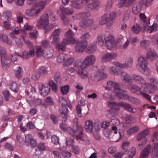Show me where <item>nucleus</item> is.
Returning a JSON list of instances; mask_svg holds the SVG:
<instances>
[{
  "instance_id": "cd10ccee",
  "label": "nucleus",
  "mask_w": 158,
  "mask_h": 158,
  "mask_svg": "<svg viewBox=\"0 0 158 158\" xmlns=\"http://www.w3.org/2000/svg\"><path fill=\"white\" fill-rule=\"evenodd\" d=\"M135 0H118V5L119 6L122 7L124 6L126 7L130 6Z\"/></svg>"
},
{
  "instance_id": "09e8293b",
  "label": "nucleus",
  "mask_w": 158,
  "mask_h": 158,
  "mask_svg": "<svg viewBox=\"0 0 158 158\" xmlns=\"http://www.w3.org/2000/svg\"><path fill=\"white\" fill-rule=\"evenodd\" d=\"M141 9V6L140 4L135 5L132 8V12L134 14H138L140 11Z\"/></svg>"
},
{
  "instance_id": "c85d7f7f",
  "label": "nucleus",
  "mask_w": 158,
  "mask_h": 158,
  "mask_svg": "<svg viewBox=\"0 0 158 158\" xmlns=\"http://www.w3.org/2000/svg\"><path fill=\"white\" fill-rule=\"evenodd\" d=\"M61 108V116L62 118V120L65 122L66 121L67 118V115L69 113L68 110L67 106H63Z\"/></svg>"
},
{
  "instance_id": "6ab92c4d",
  "label": "nucleus",
  "mask_w": 158,
  "mask_h": 158,
  "mask_svg": "<svg viewBox=\"0 0 158 158\" xmlns=\"http://www.w3.org/2000/svg\"><path fill=\"white\" fill-rule=\"evenodd\" d=\"M123 95L124 96H123V97L122 98H124L126 100H128L129 101L131 102L135 105H138L139 104L140 102L139 100L137 98L129 97L126 91H124Z\"/></svg>"
},
{
  "instance_id": "20e7f679",
  "label": "nucleus",
  "mask_w": 158,
  "mask_h": 158,
  "mask_svg": "<svg viewBox=\"0 0 158 158\" xmlns=\"http://www.w3.org/2000/svg\"><path fill=\"white\" fill-rule=\"evenodd\" d=\"M96 57L94 55H91L86 57L82 62L77 60L75 63L77 67L82 68H85L87 66L94 64L95 61Z\"/></svg>"
},
{
  "instance_id": "4be33fe9",
  "label": "nucleus",
  "mask_w": 158,
  "mask_h": 158,
  "mask_svg": "<svg viewBox=\"0 0 158 158\" xmlns=\"http://www.w3.org/2000/svg\"><path fill=\"white\" fill-rule=\"evenodd\" d=\"M147 58L151 61H154L158 59V54L156 52L152 50L148 51L146 53Z\"/></svg>"
},
{
  "instance_id": "052dcab7",
  "label": "nucleus",
  "mask_w": 158,
  "mask_h": 158,
  "mask_svg": "<svg viewBox=\"0 0 158 158\" xmlns=\"http://www.w3.org/2000/svg\"><path fill=\"white\" fill-rule=\"evenodd\" d=\"M69 87L68 85H65L61 87L60 91L63 94H66L69 92Z\"/></svg>"
},
{
  "instance_id": "aec40b11",
  "label": "nucleus",
  "mask_w": 158,
  "mask_h": 158,
  "mask_svg": "<svg viewBox=\"0 0 158 158\" xmlns=\"http://www.w3.org/2000/svg\"><path fill=\"white\" fill-rule=\"evenodd\" d=\"M39 89L42 91L41 94L43 96L47 95L50 91V88L47 84H42L39 87Z\"/></svg>"
},
{
  "instance_id": "9b49d317",
  "label": "nucleus",
  "mask_w": 158,
  "mask_h": 158,
  "mask_svg": "<svg viewBox=\"0 0 158 158\" xmlns=\"http://www.w3.org/2000/svg\"><path fill=\"white\" fill-rule=\"evenodd\" d=\"M24 142L25 145H31L32 147H35L36 145V142L32 137L31 135L27 134L24 138Z\"/></svg>"
},
{
  "instance_id": "f704fd0d",
  "label": "nucleus",
  "mask_w": 158,
  "mask_h": 158,
  "mask_svg": "<svg viewBox=\"0 0 158 158\" xmlns=\"http://www.w3.org/2000/svg\"><path fill=\"white\" fill-rule=\"evenodd\" d=\"M13 73L16 77H21L23 75L22 68L20 66H18L15 69H14Z\"/></svg>"
},
{
  "instance_id": "3c124183",
  "label": "nucleus",
  "mask_w": 158,
  "mask_h": 158,
  "mask_svg": "<svg viewBox=\"0 0 158 158\" xmlns=\"http://www.w3.org/2000/svg\"><path fill=\"white\" fill-rule=\"evenodd\" d=\"M108 72L110 73L115 75H118V72L116 67L111 66L108 69Z\"/></svg>"
},
{
  "instance_id": "ddd939ff",
  "label": "nucleus",
  "mask_w": 158,
  "mask_h": 158,
  "mask_svg": "<svg viewBox=\"0 0 158 158\" xmlns=\"http://www.w3.org/2000/svg\"><path fill=\"white\" fill-rule=\"evenodd\" d=\"M103 70V69L102 70L99 69L97 71L94 73L93 79L94 81H98L103 78H105L107 77V75L102 72Z\"/></svg>"
},
{
  "instance_id": "f03ea898",
  "label": "nucleus",
  "mask_w": 158,
  "mask_h": 158,
  "mask_svg": "<svg viewBox=\"0 0 158 158\" xmlns=\"http://www.w3.org/2000/svg\"><path fill=\"white\" fill-rule=\"evenodd\" d=\"M147 65V60L146 57L143 55L138 57L137 68L143 74L146 75H149L151 73V71Z\"/></svg>"
},
{
  "instance_id": "c9c22d12",
  "label": "nucleus",
  "mask_w": 158,
  "mask_h": 158,
  "mask_svg": "<svg viewBox=\"0 0 158 158\" xmlns=\"http://www.w3.org/2000/svg\"><path fill=\"white\" fill-rule=\"evenodd\" d=\"M67 58V55L64 53L60 54L57 57V61L59 63L64 62Z\"/></svg>"
},
{
  "instance_id": "de8ad7c7",
  "label": "nucleus",
  "mask_w": 158,
  "mask_h": 158,
  "mask_svg": "<svg viewBox=\"0 0 158 158\" xmlns=\"http://www.w3.org/2000/svg\"><path fill=\"white\" fill-rule=\"evenodd\" d=\"M29 37L32 39H36L38 37V34L35 29L30 30L29 32Z\"/></svg>"
},
{
  "instance_id": "c756f323",
  "label": "nucleus",
  "mask_w": 158,
  "mask_h": 158,
  "mask_svg": "<svg viewBox=\"0 0 158 158\" xmlns=\"http://www.w3.org/2000/svg\"><path fill=\"white\" fill-rule=\"evenodd\" d=\"M0 41L8 44H11L12 41L9 39L8 36L5 34L0 33Z\"/></svg>"
},
{
  "instance_id": "a18cd8bd",
  "label": "nucleus",
  "mask_w": 158,
  "mask_h": 158,
  "mask_svg": "<svg viewBox=\"0 0 158 158\" xmlns=\"http://www.w3.org/2000/svg\"><path fill=\"white\" fill-rule=\"evenodd\" d=\"M40 46L44 50L51 48L49 42L46 40H44L42 41L41 45Z\"/></svg>"
},
{
  "instance_id": "79ce46f5",
  "label": "nucleus",
  "mask_w": 158,
  "mask_h": 158,
  "mask_svg": "<svg viewBox=\"0 0 158 158\" xmlns=\"http://www.w3.org/2000/svg\"><path fill=\"white\" fill-rule=\"evenodd\" d=\"M10 36L13 39H15V41L17 46L19 47H20L22 45V43L21 42V40L19 38H16L13 32H10L9 34Z\"/></svg>"
},
{
  "instance_id": "338daca9",
  "label": "nucleus",
  "mask_w": 158,
  "mask_h": 158,
  "mask_svg": "<svg viewBox=\"0 0 158 158\" xmlns=\"http://www.w3.org/2000/svg\"><path fill=\"white\" fill-rule=\"evenodd\" d=\"M76 110L77 116L80 118L83 117V114L81 112V108L79 105H77L76 107Z\"/></svg>"
},
{
  "instance_id": "e2e57ef3",
  "label": "nucleus",
  "mask_w": 158,
  "mask_h": 158,
  "mask_svg": "<svg viewBox=\"0 0 158 158\" xmlns=\"http://www.w3.org/2000/svg\"><path fill=\"white\" fill-rule=\"evenodd\" d=\"M10 88L13 91L16 92L18 90V87L16 83L12 82L10 84Z\"/></svg>"
},
{
  "instance_id": "37998d69",
  "label": "nucleus",
  "mask_w": 158,
  "mask_h": 158,
  "mask_svg": "<svg viewBox=\"0 0 158 158\" xmlns=\"http://www.w3.org/2000/svg\"><path fill=\"white\" fill-rule=\"evenodd\" d=\"M140 45L141 47L143 48L147 49L148 50L150 49V48L149 47L150 45V43L148 40H143L141 41Z\"/></svg>"
},
{
  "instance_id": "4c0bfd02",
  "label": "nucleus",
  "mask_w": 158,
  "mask_h": 158,
  "mask_svg": "<svg viewBox=\"0 0 158 158\" xmlns=\"http://www.w3.org/2000/svg\"><path fill=\"white\" fill-rule=\"evenodd\" d=\"M44 58L48 59L51 58L53 55V50L52 48L45 50Z\"/></svg>"
},
{
  "instance_id": "72a5a7b5",
  "label": "nucleus",
  "mask_w": 158,
  "mask_h": 158,
  "mask_svg": "<svg viewBox=\"0 0 158 158\" xmlns=\"http://www.w3.org/2000/svg\"><path fill=\"white\" fill-rule=\"evenodd\" d=\"M2 65L4 69H6L9 68L10 66V61L7 57L1 59Z\"/></svg>"
},
{
  "instance_id": "f8f14e48",
  "label": "nucleus",
  "mask_w": 158,
  "mask_h": 158,
  "mask_svg": "<svg viewBox=\"0 0 158 158\" xmlns=\"http://www.w3.org/2000/svg\"><path fill=\"white\" fill-rule=\"evenodd\" d=\"M49 24V19L48 15L46 14L41 16L38 20V26L40 28H41L42 26L47 25Z\"/></svg>"
},
{
  "instance_id": "dca6fc26",
  "label": "nucleus",
  "mask_w": 158,
  "mask_h": 158,
  "mask_svg": "<svg viewBox=\"0 0 158 158\" xmlns=\"http://www.w3.org/2000/svg\"><path fill=\"white\" fill-rule=\"evenodd\" d=\"M117 56L116 53L114 52L106 53L102 56V62H107L114 60Z\"/></svg>"
},
{
  "instance_id": "0e129e2a",
  "label": "nucleus",
  "mask_w": 158,
  "mask_h": 158,
  "mask_svg": "<svg viewBox=\"0 0 158 158\" xmlns=\"http://www.w3.org/2000/svg\"><path fill=\"white\" fill-rule=\"evenodd\" d=\"M55 27L54 25H50L47 24V25L44 26H42L41 27L43 28L45 32H47L50 31L52 29Z\"/></svg>"
},
{
  "instance_id": "a878e982",
  "label": "nucleus",
  "mask_w": 158,
  "mask_h": 158,
  "mask_svg": "<svg viewBox=\"0 0 158 158\" xmlns=\"http://www.w3.org/2000/svg\"><path fill=\"white\" fill-rule=\"evenodd\" d=\"M84 127L87 132H92L94 127V124L93 122L91 120H88L86 121L85 123Z\"/></svg>"
},
{
  "instance_id": "4d7b16f0",
  "label": "nucleus",
  "mask_w": 158,
  "mask_h": 158,
  "mask_svg": "<svg viewBox=\"0 0 158 158\" xmlns=\"http://www.w3.org/2000/svg\"><path fill=\"white\" fill-rule=\"evenodd\" d=\"M157 30L158 28L154 23L152 26H149L147 28V31L149 33H152Z\"/></svg>"
},
{
  "instance_id": "473e14b6",
  "label": "nucleus",
  "mask_w": 158,
  "mask_h": 158,
  "mask_svg": "<svg viewBox=\"0 0 158 158\" xmlns=\"http://www.w3.org/2000/svg\"><path fill=\"white\" fill-rule=\"evenodd\" d=\"M152 154L153 157L158 156V142L154 143L152 149Z\"/></svg>"
},
{
  "instance_id": "b1692460",
  "label": "nucleus",
  "mask_w": 158,
  "mask_h": 158,
  "mask_svg": "<svg viewBox=\"0 0 158 158\" xmlns=\"http://www.w3.org/2000/svg\"><path fill=\"white\" fill-rule=\"evenodd\" d=\"M35 55L36 56L39 58L42 57L44 58L45 50L41 48L40 46L35 47Z\"/></svg>"
},
{
  "instance_id": "603ef678",
  "label": "nucleus",
  "mask_w": 158,
  "mask_h": 158,
  "mask_svg": "<svg viewBox=\"0 0 158 158\" xmlns=\"http://www.w3.org/2000/svg\"><path fill=\"white\" fill-rule=\"evenodd\" d=\"M136 149L135 147H132L129 151L127 150V153L126 154H128V157L130 158H132L136 153Z\"/></svg>"
},
{
  "instance_id": "774afa93",
  "label": "nucleus",
  "mask_w": 158,
  "mask_h": 158,
  "mask_svg": "<svg viewBox=\"0 0 158 158\" xmlns=\"http://www.w3.org/2000/svg\"><path fill=\"white\" fill-rule=\"evenodd\" d=\"M32 104L35 106L40 105L42 103V100L40 98H37L32 101Z\"/></svg>"
},
{
  "instance_id": "13d9d810",
  "label": "nucleus",
  "mask_w": 158,
  "mask_h": 158,
  "mask_svg": "<svg viewBox=\"0 0 158 158\" xmlns=\"http://www.w3.org/2000/svg\"><path fill=\"white\" fill-rule=\"evenodd\" d=\"M0 55L1 59L7 57L5 49L3 47L1 46H0Z\"/></svg>"
},
{
  "instance_id": "a211bd4d",
  "label": "nucleus",
  "mask_w": 158,
  "mask_h": 158,
  "mask_svg": "<svg viewBox=\"0 0 158 158\" xmlns=\"http://www.w3.org/2000/svg\"><path fill=\"white\" fill-rule=\"evenodd\" d=\"M60 128L63 131H67L71 136H74L76 133V131L68 127L66 124L61 123L59 125Z\"/></svg>"
},
{
  "instance_id": "412c9836",
  "label": "nucleus",
  "mask_w": 158,
  "mask_h": 158,
  "mask_svg": "<svg viewBox=\"0 0 158 158\" xmlns=\"http://www.w3.org/2000/svg\"><path fill=\"white\" fill-rule=\"evenodd\" d=\"M132 80H133L136 83L139 84H143V85L145 83L144 79L141 76L133 74L131 75Z\"/></svg>"
},
{
  "instance_id": "49530a36",
  "label": "nucleus",
  "mask_w": 158,
  "mask_h": 158,
  "mask_svg": "<svg viewBox=\"0 0 158 158\" xmlns=\"http://www.w3.org/2000/svg\"><path fill=\"white\" fill-rule=\"evenodd\" d=\"M75 61V59L73 57H70L68 58L67 56V58L65 60L64 63L63 65L64 66H68L72 64Z\"/></svg>"
},
{
  "instance_id": "5701e85b",
  "label": "nucleus",
  "mask_w": 158,
  "mask_h": 158,
  "mask_svg": "<svg viewBox=\"0 0 158 158\" xmlns=\"http://www.w3.org/2000/svg\"><path fill=\"white\" fill-rule=\"evenodd\" d=\"M99 2L97 1L93 3L89 4L86 6L85 9L86 10L90 11L91 10H96L98 9Z\"/></svg>"
},
{
  "instance_id": "1a4fd4ad",
  "label": "nucleus",
  "mask_w": 158,
  "mask_h": 158,
  "mask_svg": "<svg viewBox=\"0 0 158 158\" xmlns=\"http://www.w3.org/2000/svg\"><path fill=\"white\" fill-rule=\"evenodd\" d=\"M74 33L71 30H69L65 34V38L63 40V42L65 44H74L76 42L74 37Z\"/></svg>"
},
{
  "instance_id": "393cba45",
  "label": "nucleus",
  "mask_w": 158,
  "mask_h": 158,
  "mask_svg": "<svg viewBox=\"0 0 158 158\" xmlns=\"http://www.w3.org/2000/svg\"><path fill=\"white\" fill-rule=\"evenodd\" d=\"M151 149L150 145H148L141 153L140 158H147Z\"/></svg>"
},
{
  "instance_id": "f3484780",
  "label": "nucleus",
  "mask_w": 158,
  "mask_h": 158,
  "mask_svg": "<svg viewBox=\"0 0 158 158\" xmlns=\"http://www.w3.org/2000/svg\"><path fill=\"white\" fill-rule=\"evenodd\" d=\"M141 87L143 88V90L144 92L149 94H152L155 91L154 85H152L151 83L145 82L144 85L141 86Z\"/></svg>"
},
{
  "instance_id": "2f4dec72",
  "label": "nucleus",
  "mask_w": 158,
  "mask_h": 158,
  "mask_svg": "<svg viewBox=\"0 0 158 158\" xmlns=\"http://www.w3.org/2000/svg\"><path fill=\"white\" fill-rule=\"evenodd\" d=\"M94 22L93 19H88L81 21L79 23V25L81 27H87L91 25Z\"/></svg>"
},
{
  "instance_id": "9d476101",
  "label": "nucleus",
  "mask_w": 158,
  "mask_h": 158,
  "mask_svg": "<svg viewBox=\"0 0 158 158\" xmlns=\"http://www.w3.org/2000/svg\"><path fill=\"white\" fill-rule=\"evenodd\" d=\"M88 46L86 40H82L77 42L75 46V51L78 53L83 52Z\"/></svg>"
},
{
  "instance_id": "e433bc0d",
  "label": "nucleus",
  "mask_w": 158,
  "mask_h": 158,
  "mask_svg": "<svg viewBox=\"0 0 158 158\" xmlns=\"http://www.w3.org/2000/svg\"><path fill=\"white\" fill-rule=\"evenodd\" d=\"M11 18H8L7 20L4 21L3 22V27L4 29L6 30H10L12 27L10 21Z\"/></svg>"
},
{
  "instance_id": "7c9ffc66",
  "label": "nucleus",
  "mask_w": 158,
  "mask_h": 158,
  "mask_svg": "<svg viewBox=\"0 0 158 158\" xmlns=\"http://www.w3.org/2000/svg\"><path fill=\"white\" fill-rule=\"evenodd\" d=\"M81 68V69H80L77 71V73L81 78L86 79L88 77V73L85 70L83 69V68Z\"/></svg>"
},
{
  "instance_id": "bb28decb",
  "label": "nucleus",
  "mask_w": 158,
  "mask_h": 158,
  "mask_svg": "<svg viewBox=\"0 0 158 158\" xmlns=\"http://www.w3.org/2000/svg\"><path fill=\"white\" fill-rule=\"evenodd\" d=\"M121 78L123 82L129 83L132 80L131 77L130 75L126 72H122L121 74Z\"/></svg>"
},
{
  "instance_id": "a19ab883",
  "label": "nucleus",
  "mask_w": 158,
  "mask_h": 158,
  "mask_svg": "<svg viewBox=\"0 0 158 158\" xmlns=\"http://www.w3.org/2000/svg\"><path fill=\"white\" fill-rule=\"evenodd\" d=\"M96 50L97 46L94 43L90 44L87 48V51L90 53H94Z\"/></svg>"
},
{
  "instance_id": "864d4df0",
  "label": "nucleus",
  "mask_w": 158,
  "mask_h": 158,
  "mask_svg": "<svg viewBox=\"0 0 158 158\" xmlns=\"http://www.w3.org/2000/svg\"><path fill=\"white\" fill-rule=\"evenodd\" d=\"M129 145L130 143L128 142H125L122 144V151L125 154H126L127 153L128 150L127 148L129 147Z\"/></svg>"
},
{
  "instance_id": "c03bdc74",
  "label": "nucleus",
  "mask_w": 158,
  "mask_h": 158,
  "mask_svg": "<svg viewBox=\"0 0 158 158\" xmlns=\"http://www.w3.org/2000/svg\"><path fill=\"white\" fill-rule=\"evenodd\" d=\"M129 88L132 92L138 95H140L141 92V88L135 85H133L131 87H129Z\"/></svg>"
},
{
  "instance_id": "6e6d98bb",
  "label": "nucleus",
  "mask_w": 158,
  "mask_h": 158,
  "mask_svg": "<svg viewBox=\"0 0 158 158\" xmlns=\"http://www.w3.org/2000/svg\"><path fill=\"white\" fill-rule=\"evenodd\" d=\"M40 75L38 71H33L32 73L31 78L34 81L38 80L40 77Z\"/></svg>"
},
{
  "instance_id": "f257e3e1",
  "label": "nucleus",
  "mask_w": 158,
  "mask_h": 158,
  "mask_svg": "<svg viewBox=\"0 0 158 158\" xmlns=\"http://www.w3.org/2000/svg\"><path fill=\"white\" fill-rule=\"evenodd\" d=\"M97 41L100 46H102L104 44L105 41V46L109 50H113L115 45L114 37L112 35L107 33L99 35L98 36Z\"/></svg>"
},
{
  "instance_id": "7ed1b4c3",
  "label": "nucleus",
  "mask_w": 158,
  "mask_h": 158,
  "mask_svg": "<svg viewBox=\"0 0 158 158\" xmlns=\"http://www.w3.org/2000/svg\"><path fill=\"white\" fill-rule=\"evenodd\" d=\"M107 105L110 109L114 110H118L119 106H120L124 107L125 110L130 112L134 113L136 112L135 108H132L131 105L126 103L121 102L118 104L113 102H108Z\"/></svg>"
},
{
  "instance_id": "4468645a",
  "label": "nucleus",
  "mask_w": 158,
  "mask_h": 158,
  "mask_svg": "<svg viewBox=\"0 0 158 158\" xmlns=\"http://www.w3.org/2000/svg\"><path fill=\"white\" fill-rule=\"evenodd\" d=\"M107 21V27L111 26L113 24L116 17V15L114 12H108L104 14Z\"/></svg>"
},
{
  "instance_id": "5fc2aeb1",
  "label": "nucleus",
  "mask_w": 158,
  "mask_h": 158,
  "mask_svg": "<svg viewBox=\"0 0 158 158\" xmlns=\"http://www.w3.org/2000/svg\"><path fill=\"white\" fill-rule=\"evenodd\" d=\"M69 148L72 152L76 154L79 153L80 151V148L77 146L71 145Z\"/></svg>"
},
{
  "instance_id": "0eeeda50",
  "label": "nucleus",
  "mask_w": 158,
  "mask_h": 158,
  "mask_svg": "<svg viewBox=\"0 0 158 158\" xmlns=\"http://www.w3.org/2000/svg\"><path fill=\"white\" fill-rule=\"evenodd\" d=\"M35 6V8H31L26 10L25 12L26 15L30 16L36 15L44 9L43 7L40 6L38 3Z\"/></svg>"
},
{
  "instance_id": "39448f33",
  "label": "nucleus",
  "mask_w": 158,
  "mask_h": 158,
  "mask_svg": "<svg viewBox=\"0 0 158 158\" xmlns=\"http://www.w3.org/2000/svg\"><path fill=\"white\" fill-rule=\"evenodd\" d=\"M107 86L106 87V89H110L113 88V93L118 98H122L124 96L123 95L124 90L120 89L117 83L112 81H109L107 82Z\"/></svg>"
},
{
  "instance_id": "680f3d73",
  "label": "nucleus",
  "mask_w": 158,
  "mask_h": 158,
  "mask_svg": "<svg viewBox=\"0 0 158 158\" xmlns=\"http://www.w3.org/2000/svg\"><path fill=\"white\" fill-rule=\"evenodd\" d=\"M68 44H65L63 42V41L61 43L58 45L56 49L59 51H64L66 49L65 45Z\"/></svg>"
},
{
  "instance_id": "69168bd1",
  "label": "nucleus",
  "mask_w": 158,
  "mask_h": 158,
  "mask_svg": "<svg viewBox=\"0 0 158 158\" xmlns=\"http://www.w3.org/2000/svg\"><path fill=\"white\" fill-rule=\"evenodd\" d=\"M52 38V44L56 45L59 43L60 41V37L59 36H51Z\"/></svg>"
},
{
  "instance_id": "8fccbe9b",
  "label": "nucleus",
  "mask_w": 158,
  "mask_h": 158,
  "mask_svg": "<svg viewBox=\"0 0 158 158\" xmlns=\"http://www.w3.org/2000/svg\"><path fill=\"white\" fill-rule=\"evenodd\" d=\"M38 71L40 75L45 76L48 74V71L47 68L44 66H41L38 70Z\"/></svg>"
},
{
  "instance_id": "ea45409f",
  "label": "nucleus",
  "mask_w": 158,
  "mask_h": 158,
  "mask_svg": "<svg viewBox=\"0 0 158 158\" xmlns=\"http://www.w3.org/2000/svg\"><path fill=\"white\" fill-rule=\"evenodd\" d=\"M139 130V127L137 126L133 127L127 131V134L128 135L134 134L137 133Z\"/></svg>"
},
{
  "instance_id": "2eb2a0df",
  "label": "nucleus",
  "mask_w": 158,
  "mask_h": 158,
  "mask_svg": "<svg viewBox=\"0 0 158 158\" xmlns=\"http://www.w3.org/2000/svg\"><path fill=\"white\" fill-rule=\"evenodd\" d=\"M89 0H72L71 5L74 8H80L85 3L89 2Z\"/></svg>"
},
{
  "instance_id": "58836bf2",
  "label": "nucleus",
  "mask_w": 158,
  "mask_h": 158,
  "mask_svg": "<svg viewBox=\"0 0 158 158\" xmlns=\"http://www.w3.org/2000/svg\"><path fill=\"white\" fill-rule=\"evenodd\" d=\"M48 84L52 89V90L55 92H56L58 91V87L56 84L52 80H50L48 81Z\"/></svg>"
},
{
  "instance_id": "423d86ee",
  "label": "nucleus",
  "mask_w": 158,
  "mask_h": 158,
  "mask_svg": "<svg viewBox=\"0 0 158 158\" xmlns=\"http://www.w3.org/2000/svg\"><path fill=\"white\" fill-rule=\"evenodd\" d=\"M60 9L61 11H58L57 13L60 15V17L64 24H67V23H68V20L63 15V14H64L68 15H71L73 13V10L71 9L64 8L63 6L60 7Z\"/></svg>"
},
{
  "instance_id": "6e6552de",
  "label": "nucleus",
  "mask_w": 158,
  "mask_h": 158,
  "mask_svg": "<svg viewBox=\"0 0 158 158\" xmlns=\"http://www.w3.org/2000/svg\"><path fill=\"white\" fill-rule=\"evenodd\" d=\"M133 60V58L130 57L126 59L124 63L122 64L117 62H114L113 64L117 67L121 68H126L132 66Z\"/></svg>"
},
{
  "instance_id": "bf43d9fd",
  "label": "nucleus",
  "mask_w": 158,
  "mask_h": 158,
  "mask_svg": "<svg viewBox=\"0 0 158 158\" xmlns=\"http://www.w3.org/2000/svg\"><path fill=\"white\" fill-rule=\"evenodd\" d=\"M141 29V27L138 24H136L133 26L131 30L132 32L135 34L139 33Z\"/></svg>"
}]
</instances>
